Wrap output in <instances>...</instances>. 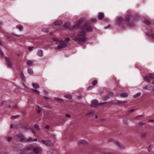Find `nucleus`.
I'll use <instances>...</instances> for the list:
<instances>
[{"mask_svg":"<svg viewBox=\"0 0 154 154\" xmlns=\"http://www.w3.org/2000/svg\"><path fill=\"white\" fill-rule=\"evenodd\" d=\"M93 88V87L92 86H90L88 87L87 88V90H89L91 89H92Z\"/></svg>","mask_w":154,"mask_h":154,"instance_id":"obj_34","label":"nucleus"},{"mask_svg":"<svg viewBox=\"0 0 154 154\" xmlns=\"http://www.w3.org/2000/svg\"><path fill=\"white\" fill-rule=\"evenodd\" d=\"M54 99L58 101L59 102H62L63 101V99L58 97H55Z\"/></svg>","mask_w":154,"mask_h":154,"instance_id":"obj_24","label":"nucleus"},{"mask_svg":"<svg viewBox=\"0 0 154 154\" xmlns=\"http://www.w3.org/2000/svg\"><path fill=\"white\" fill-rule=\"evenodd\" d=\"M1 44V40H0V44Z\"/></svg>","mask_w":154,"mask_h":154,"instance_id":"obj_55","label":"nucleus"},{"mask_svg":"<svg viewBox=\"0 0 154 154\" xmlns=\"http://www.w3.org/2000/svg\"><path fill=\"white\" fill-rule=\"evenodd\" d=\"M117 144L118 147L119 148L122 149L124 148V146L122 145V144L121 143L119 142H118L117 143Z\"/></svg>","mask_w":154,"mask_h":154,"instance_id":"obj_19","label":"nucleus"},{"mask_svg":"<svg viewBox=\"0 0 154 154\" xmlns=\"http://www.w3.org/2000/svg\"><path fill=\"white\" fill-rule=\"evenodd\" d=\"M144 89L148 91H151L153 90L152 87L150 86L148 87V86H146L144 87Z\"/></svg>","mask_w":154,"mask_h":154,"instance_id":"obj_20","label":"nucleus"},{"mask_svg":"<svg viewBox=\"0 0 154 154\" xmlns=\"http://www.w3.org/2000/svg\"><path fill=\"white\" fill-rule=\"evenodd\" d=\"M45 128L47 129H49L50 126L48 125H47L45 126Z\"/></svg>","mask_w":154,"mask_h":154,"instance_id":"obj_42","label":"nucleus"},{"mask_svg":"<svg viewBox=\"0 0 154 154\" xmlns=\"http://www.w3.org/2000/svg\"><path fill=\"white\" fill-rule=\"evenodd\" d=\"M37 111L38 113H40L41 112V110L40 108H38L37 109Z\"/></svg>","mask_w":154,"mask_h":154,"instance_id":"obj_38","label":"nucleus"},{"mask_svg":"<svg viewBox=\"0 0 154 154\" xmlns=\"http://www.w3.org/2000/svg\"><path fill=\"white\" fill-rule=\"evenodd\" d=\"M152 84L154 85V80L152 82Z\"/></svg>","mask_w":154,"mask_h":154,"instance_id":"obj_50","label":"nucleus"},{"mask_svg":"<svg viewBox=\"0 0 154 154\" xmlns=\"http://www.w3.org/2000/svg\"><path fill=\"white\" fill-rule=\"evenodd\" d=\"M146 133H144L142 134L141 136V137H143L145 136H146Z\"/></svg>","mask_w":154,"mask_h":154,"instance_id":"obj_40","label":"nucleus"},{"mask_svg":"<svg viewBox=\"0 0 154 154\" xmlns=\"http://www.w3.org/2000/svg\"><path fill=\"white\" fill-rule=\"evenodd\" d=\"M140 94H141L140 93H137V94H136L134 95L133 96V97L134 98H136V97L140 96Z\"/></svg>","mask_w":154,"mask_h":154,"instance_id":"obj_29","label":"nucleus"},{"mask_svg":"<svg viewBox=\"0 0 154 154\" xmlns=\"http://www.w3.org/2000/svg\"><path fill=\"white\" fill-rule=\"evenodd\" d=\"M43 30L44 31H45V32H47L48 31V29H47V30H46L45 31V30H43Z\"/></svg>","mask_w":154,"mask_h":154,"instance_id":"obj_49","label":"nucleus"},{"mask_svg":"<svg viewBox=\"0 0 154 154\" xmlns=\"http://www.w3.org/2000/svg\"><path fill=\"white\" fill-rule=\"evenodd\" d=\"M32 92L34 93H35L38 94H39V92L37 90H32Z\"/></svg>","mask_w":154,"mask_h":154,"instance_id":"obj_28","label":"nucleus"},{"mask_svg":"<svg viewBox=\"0 0 154 154\" xmlns=\"http://www.w3.org/2000/svg\"><path fill=\"white\" fill-rule=\"evenodd\" d=\"M109 97L107 96H105L103 97V100H106L108 99Z\"/></svg>","mask_w":154,"mask_h":154,"instance_id":"obj_33","label":"nucleus"},{"mask_svg":"<svg viewBox=\"0 0 154 154\" xmlns=\"http://www.w3.org/2000/svg\"><path fill=\"white\" fill-rule=\"evenodd\" d=\"M32 85L33 88L35 89L38 88H39V86L38 84L36 83H33L32 84Z\"/></svg>","mask_w":154,"mask_h":154,"instance_id":"obj_15","label":"nucleus"},{"mask_svg":"<svg viewBox=\"0 0 154 154\" xmlns=\"http://www.w3.org/2000/svg\"><path fill=\"white\" fill-rule=\"evenodd\" d=\"M94 113V112L93 111L90 110L86 112L85 113V115L87 116H90L93 115Z\"/></svg>","mask_w":154,"mask_h":154,"instance_id":"obj_12","label":"nucleus"},{"mask_svg":"<svg viewBox=\"0 0 154 154\" xmlns=\"http://www.w3.org/2000/svg\"><path fill=\"white\" fill-rule=\"evenodd\" d=\"M123 21V19L121 17H118L116 20V22L118 23H121L122 21Z\"/></svg>","mask_w":154,"mask_h":154,"instance_id":"obj_18","label":"nucleus"},{"mask_svg":"<svg viewBox=\"0 0 154 154\" xmlns=\"http://www.w3.org/2000/svg\"><path fill=\"white\" fill-rule=\"evenodd\" d=\"M39 142L41 143L48 146H51L53 145L52 143L50 140H39Z\"/></svg>","mask_w":154,"mask_h":154,"instance_id":"obj_5","label":"nucleus"},{"mask_svg":"<svg viewBox=\"0 0 154 154\" xmlns=\"http://www.w3.org/2000/svg\"><path fill=\"white\" fill-rule=\"evenodd\" d=\"M14 109H16L17 108V106L16 105L14 106Z\"/></svg>","mask_w":154,"mask_h":154,"instance_id":"obj_48","label":"nucleus"},{"mask_svg":"<svg viewBox=\"0 0 154 154\" xmlns=\"http://www.w3.org/2000/svg\"><path fill=\"white\" fill-rule=\"evenodd\" d=\"M65 116H66V117H68V118H70L71 116L70 115L68 114H66Z\"/></svg>","mask_w":154,"mask_h":154,"instance_id":"obj_41","label":"nucleus"},{"mask_svg":"<svg viewBox=\"0 0 154 154\" xmlns=\"http://www.w3.org/2000/svg\"><path fill=\"white\" fill-rule=\"evenodd\" d=\"M99 105L97 100H94L92 101L91 106L94 107H97Z\"/></svg>","mask_w":154,"mask_h":154,"instance_id":"obj_10","label":"nucleus"},{"mask_svg":"<svg viewBox=\"0 0 154 154\" xmlns=\"http://www.w3.org/2000/svg\"><path fill=\"white\" fill-rule=\"evenodd\" d=\"M97 80H94L92 82V84L93 86H95L97 83Z\"/></svg>","mask_w":154,"mask_h":154,"instance_id":"obj_26","label":"nucleus"},{"mask_svg":"<svg viewBox=\"0 0 154 154\" xmlns=\"http://www.w3.org/2000/svg\"><path fill=\"white\" fill-rule=\"evenodd\" d=\"M122 96L123 97H126L127 96V94L126 93L122 94Z\"/></svg>","mask_w":154,"mask_h":154,"instance_id":"obj_35","label":"nucleus"},{"mask_svg":"<svg viewBox=\"0 0 154 154\" xmlns=\"http://www.w3.org/2000/svg\"><path fill=\"white\" fill-rule=\"evenodd\" d=\"M17 137L20 140H21V141H26L28 142L32 140H33L35 141H36L37 140V138L34 139H33L31 138L29 139H25L23 136L20 134L17 135Z\"/></svg>","mask_w":154,"mask_h":154,"instance_id":"obj_4","label":"nucleus"},{"mask_svg":"<svg viewBox=\"0 0 154 154\" xmlns=\"http://www.w3.org/2000/svg\"><path fill=\"white\" fill-rule=\"evenodd\" d=\"M6 61L8 65V66L9 67H11L12 66V63L10 59H8L7 58H6Z\"/></svg>","mask_w":154,"mask_h":154,"instance_id":"obj_14","label":"nucleus"},{"mask_svg":"<svg viewBox=\"0 0 154 154\" xmlns=\"http://www.w3.org/2000/svg\"><path fill=\"white\" fill-rule=\"evenodd\" d=\"M21 75L23 78L24 77V75L23 73H21Z\"/></svg>","mask_w":154,"mask_h":154,"instance_id":"obj_47","label":"nucleus"},{"mask_svg":"<svg viewBox=\"0 0 154 154\" xmlns=\"http://www.w3.org/2000/svg\"><path fill=\"white\" fill-rule=\"evenodd\" d=\"M153 92H154V89H153Z\"/></svg>","mask_w":154,"mask_h":154,"instance_id":"obj_58","label":"nucleus"},{"mask_svg":"<svg viewBox=\"0 0 154 154\" xmlns=\"http://www.w3.org/2000/svg\"><path fill=\"white\" fill-rule=\"evenodd\" d=\"M128 17L127 18V19H128Z\"/></svg>","mask_w":154,"mask_h":154,"instance_id":"obj_57","label":"nucleus"},{"mask_svg":"<svg viewBox=\"0 0 154 154\" xmlns=\"http://www.w3.org/2000/svg\"><path fill=\"white\" fill-rule=\"evenodd\" d=\"M12 34L13 35H14L15 36L17 37H20L21 36V35H17L16 34H15L14 33H12Z\"/></svg>","mask_w":154,"mask_h":154,"instance_id":"obj_36","label":"nucleus"},{"mask_svg":"<svg viewBox=\"0 0 154 154\" xmlns=\"http://www.w3.org/2000/svg\"><path fill=\"white\" fill-rule=\"evenodd\" d=\"M82 29H83L84 30L88 32H91L93 29L92 27L91 26L87 24L84 25Z\"/></svg>","mask_w":154,"mask_h":154,"instance_id":"obj_6","label":"nucleus"},{"mask_svg":"<svg viewBox=\"0 0 154 154\" xmlns=\"http://www.w3.org/2000/svg\"><path fill=\"white\" fill-rule=\"evenodd\" d=\"M151 37L153 39H154V35H152Z\"/></svg>","mask_w":154,"mask_h":154,"instance_id":"obj_46","label":"nucleus"},{"mask_svg":"<svg viewBox=\"0 0 154 154\" xmlns=\"http://www.w3.org/2000/svg\"><path fill=\"white\" fill-rule=\"evenodd\" d=\"M34 48V47H29L28 48V50L30 51H32L33 49Z\"/></svg>","mask_w":154,"mask_h":154,"instance_id":"obj_39","label":"nucleus"},{"mask_svg":"<svg viewBox=\"0 0 154 154\" xmlns=\"http://www.w3.org/2000/svg\"><path fill=\"white\" fill-rule=\"evenodd\" d=\"M139 124H140V125H141V123H140Z\"/></svg>","mask_w":154,"mask_h":154,"instance_id":"obj_56","label":"nucleus"},{"mask_svg":"<svg viewBox=\"0 0 154 154\" xmlns=\"http://www.w3.org/2000/svg\"><path fill=\"white\" fill-rule=\"evenodd\" d=\"M19 117V116H12L11 118L12 119H15Z\"/></svg>","mask_w":154,"mask_h":154,"instance_id":"obj_30","label":"nucleus"},{"mask_svg":"<svg viewBox=\"0 0 154 154\" xmlns=\"http://www.w3.org/2000/svg\"><path fill=\"white\" fill-rule=\"evenodd\" d=\"M35 130L38 131L39 130V127H38V126L37 125H35Z\"/></svg>","mask_w":154,"mask_h":154,"instance_id":"obj_31","label":"nucleus"},{"mask_svg":"<svg viewBox=\"0 0 154 154\" xmlns=\"http://www.w3.org/2000/svg\"><path fill=\"white\" fill-rule=\"evenodd\" d=\"M22 112L23 113H24V112H25V111L24 110H23L22 111Z\"/></svg>","mask_w":154,"mask_h":154,"instance_id":"obj_53","label":"nucleus"},{"mask_svg":"<svg viewBox=\"0 0 154 154\" xmlns=\"http://www.w3.org/2000/svg\"><path fill=\"white\" fill-rule=\"evenodd\" d=\"M97 115H96L95 116V118H96V119H97Z\"/></svg>","mask_w":154,"mask_h":154,"instance_id":"obj_52","label":"nucleus"},{"mask_svg":"<svg viewBox=\"0 0 154 154\" xmlns=\"http://www.w3.org/2000/svg\"><path fill=\"white\" fill-rule=\"evenodd\" d=\"M12 125H11V128H12Z\"/></svg>","mask_w":154,"mask_h":154,"instance_id":"obj_51","label":"nucleus"},{"mask_svg":"<svg viewBox=\"0 0 154 154\" xmlns=\"http://www.w3.org/2000/svg\"><path fill=\"white\" fill-rule=\"evenodd\" d=\"M64 97L68 99H71L72 97V96L71 95H64Z\"/></svg>","mask_w":154,"mask_h":154,"instance_id":"obj_25","label":"nucleus"},{"mask_svg":"<svg viewBox=\"0 0 154 154\" xmlns=\"http://www.w3.org/2000/svg\"><path fill=\"white\" fill-rule=\"evenodd\" d=\"M145 79L148 81L154 79V74H149L148 76L146 77Z\"/></svg>","mask_w":154,"mask_h":154,"instance_id":"obj_9","label":"nucleus"},{"mask_svg":"<svg viewBox=\"0 0 154 154\" xmlns=\"http://www.w3.org/2000/svg\"><path fill=\"white\" fill-rule=\"evenodd\" d=\"M82 23L80 21H78L77 22L75 25L73 26V27L71 28L70 26L71 23L69 22H67L64 24V27L66 28H69L70 29H74L75 28L79 27L82 24Z\"/></svg>","mask_w":154,"mask_h":154,"instance_id":"obj_3","label":"nucleus"},{"mask_svg":"<svg viewBox=\"0 0 154 154\" xmlns=\"http://www.w3.org/2000/svg\"><path fill=\"white\" fill-rule=\"evenodd\" d=\"M62 23V22L61 20H57L54 23V26H53V28H55V26H60L61 25Z\"/></svg>","mask_w":154,"mask_h":154,"instance_id":"obj_11","label":"nucleus"},{"mask_svg":"<svg viewBox=\"0 0 154 154\" xmlns=\"http://www.w3.org/2000/svg\"><path fill=\"white\" fill-rule=\"evenodd\" d=\"M33 61L32 60H28L27 62V65L28 66H31L33 65Z\"/></svg>","mask_w":154,"mask_h":154,"instance_id":"obj_16","label":"nucleus"},{"mask_svg":"<svg viewBox=\"0 0 154 154\" xmlns=\"http://www.w3.org/2000/svg\"><path fill=\"white\" fill-rule=\"evenodd\" d=\"M28 72L29 74H32L33 73V72L32 69L31 68H29L28 69Z\"/></svg>","mask_w":154,"mask_h":154,"instance_id":"obj_22","label":"nucleus"},{"mask_svg":"<svg viewBox=\"0 0 154 154\" xmlns=\"http://www.w3.org/2000/svg\"><path fill=\"white\" fill-rule=\"evenodd\" d=\"M32 132L33 134H35V132L34 130H32Z\"/></svg>","mask_w":154,"mask_h":154,"instance_id":"obj_44","label":"nucleus"},{"mask_svg":"<svg viewBox=\"0 0 154 154\" xmlns=\"http://www.w3.org/2000/svg\"><path fill=\"white\" fill-rule=\"evenodd\" d=\"M6 140L8 142L11 141L12 139V137H6Z\"/></svg>","mask_w":154,"mask_h":154,"instance_id":"obj_23","label":"nucleus"},{"mask_svg":"<svg viewBox=\"0 0 154 154\" xmlns=\"http://www.w3.org/2000/svg\"><path fill=\"white\" fill-rule=\"evenodd\" d=\"M85 34V31H81L78 33L77 35H75L73 36V39L76 41L79 44L83 45L87 41Z\"/></svg>","mask_w":154,"mask_h":154,"instance_id":"obj_1","label":"nucleus"},{"mask_svg":"<svg viewBox=\"0 0 154 154\" xmlns=\"http://www.w3.org/2000/svg\"><path fill=\"white\" fill-rule=\"evenodd\" d=\"M33 146H30L26 147L25 149H23L21 152V154H23L25 153H26L28 152L31 150L32 149Z\"/></svg>","mask_w":154,"mask_h":154,"instance_id":"obj_7","label":"nucleus"},{"mask_svg":"<svg viewBox=\"0 0 154 154\" xmlns=\"http://www.w3.org/2000/svg\"><path fill=\"white\" fill-rule=\"evenodd\" d=\"M104 16V14L103 13L100 12L98 13V18L99 20H101Z\"/></svg>","mask_w":154,"mask_h":154,"instance_id":"obj_13","label":"nucleus"},{"mask_svg":"<svg viewBox=\"0 0 154 154\" xmlns=\"http://www.w3.org/2000/svg\"><path fill=\"white\" fill-rule=\"evenodd\" d=\"M149 121L150 122H153L154 121V120H152V119H150L149 120Z\"/></svg>","mask_w":154,"mask_h":154,"instance_id":"obj_45","label":"nucleus"},{"mask_svg":"<svg viewBox=\"0 0 154 154\" xmlns=\"http://www.w3.org/2000/svg\"><path fill=\"white\" fill-rule=\"evenodd\" d=\"M16 27L20 30H22L23 29V27L20 25H18L16 26Z\"/></svg>","mask_w":154,"mask_h":154,"instance_id":"obj_21","label":"nucleus"},{"mask_svg":"<svg viewBox=\"0 0 154 154\" xmlns=\"http://www.w3.org/2000/svg\"><path fill=\"white\" fill-rule=\"evenodd\" d=\"M84 142V141L83 140H79L78 141L79 144L83 143Z\"/></svg>","mask_w":154,"mask_h":154,"instance_id":"obj_37","label":"nucleus"},{"mask_svg":"<svg viewBox=\"0 0 154 154\" xmlns=\"http://www.w3.org/2000/svg\"><path fill=\"white\" fill-rule=\"evenodd\" d=\"M32 149L33 151L36 153H38L42 152V149L39 146H36L34 147H33Z\"/></svg>","mask_w":154,"mask_h":154,"instance_id":"obj_8","label":"nucleus"},{"mask_svg":"<svg viewBox=\"0 0 154 154\" xmlns=\"http://www.w3.org/2000/svg\"><path fill=\"white\" fill-rule=\"evenodd\" d=\"M135 109H131L130 111L131 112H133L134 111Z\"/></svg>","mask_w":154,"mask_h":154,"instance_id":"obj_43","label":"nucleus"},{"mask_svg":"<svg viewBox=\"0 0 154 154\" xmlns=\"http://www.w3.org/2000/svg\"><path fill=\"white\" fill-rule=\"evenodd\" d=\"M127 103V101H119L118 102V104H123L124 103Z\"/></svg>","mask_w":154,"mask_h":154,"instance_id":"obj_27","label":"nucleus"},{"mask_svg":"<svg viewBox=\"0 0 154 154\" xmlns=\"http://www.w3.org/2000/svg\"><path fill=\"white\" fill-rule=\"evenodd\" d=\"M145 22L146 24L147 25H149L150 24L149 21L147 20H145Z\"/></svg>","mask_w":154,"mask_h":154,"instance_id":"obj_32","label":"nucleus"},{"mask_svg":"<svg viewBox=\"0 0 154 154\" xmlns=\"http://www.w3.org/2000/svg\"><path fill=\"white\" fill-rule=\"evenodd\" d=\"M142 116H138V117H142Z\"/></svg>","mask_w":154,"mask_h":154,"instance_id":"obj_54","label":"nucleus"},{"mask_svg":"<svg viewBox=\"0 0 154 154\" xmlns=\"http://www.w3.org/2000/svg\"><path fill=\"white\" fill-rule=\"evenodd\" d=\"M53 40L56 42V44L58 45L57 48L60 49L65 48L67 46V44L69 42L70 39L69 38H67L64 40H60L56 38H54Z\"/></svg>","mask_w":154,"mask_h":154,"instance_id":"obj_2","label":"nucleus"},{"mask_svg":"<svg viewBox=\"0 0 154 154\" xmlns=\"http://www.w3.org/2000/svg\"><path fill=\"white\" fill-rule=\"evenodd\" d=\"M42 53V51L41 50H39L37 52V55L40 57H42L43 56Z\"/></svg>","mask_w":154,"mask_h":154,"instance_id":"obj_17","label":"nucleus"}]
</instances>
